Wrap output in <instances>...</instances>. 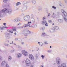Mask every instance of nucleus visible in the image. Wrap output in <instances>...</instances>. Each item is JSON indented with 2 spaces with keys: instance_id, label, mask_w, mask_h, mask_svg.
Here are the masks:
<instances>
[{
  "instance_id": "3",
  "label": "nucleus",
  "mask_w": 67,
  "mask_h": 67,
  "mask_svg": "<svg viewBox=\"0 0 67 67\" xmlns=\"http://www.w3.org/2000/svg\"><path fill=\"white\" fill-rule=\"evenodd\" d=\"M23 4L25 7L21 9V10L22 11H25V10H26V9L27 8V2L26 1H24L23 2Z\"/></svg>"
},
{
  "instance_id": "57",
  "label": "nucleus",
  "mask_w": 67,
  "mask_h": 67,
  "mask_svg": "<svg viewBox=\"0 0 67 67\" xmlns=\"http://www.w3.org/2000/svg\"><path fill=\"white\" fill-rule=\"evenodd\" d=\"M30 67H34V65H32Z\"/></svg>"
},
{
  "instance_id": "39",
  "label": "nucleus",
  "mask_w": 67,
  "mask_h": 67,
  "mask_svg": "<svg viewBox=\"0 0 67 67\" xmlns=\"http://www.w3.org/2000/svg\"><path fill=\"white\" fill-rule=\"evenodd\" d=\"M46 34V33L45 32H43L42 33V35H45Z\"/></svg>"
},
{
  "instance_id": "45",
  "label": "nucleus",
  "mask_w": 67,
  "mask_h": 67,
  "mask_svg": "<svg viewBox=\"0 0 67 67\" xmlns=\"http://www.w3.org/2000/svg\"><path fill=\"white\" fill-rule=\"evenodd\" d=\"M13 31H15H15H16V28L14 29H13Z\"/></svg>"
},
{
  "instance_id": "53",
  "label": "nucleus",
  "mask_w": 67,
  "mask_h": 67,
  "mask_svg": "<svg viewBox=\"0 0 67 67\" xmlns=\"http://www.w3.org/2000/svg\"><path fill=\"white\" fill-rule=\"evenodd\" d=\"M57 15H59V12H58L57 13Z\"/></svg>"
},
{
  "instance_id": "30",
  "label": "nucleus",
  "mask_w": 67,
  "mask_h": 67,
  "mask_svg": "<svg viewBox=\"0 0 67 67\" xmlns=\"http://www.w3.org/2000/svg\"><path fill=\"white\" fill-rule=\"evenodd\" d=\"M46 18L45 16H44L42 18V19L43 20H46Z\"/></svg>"
},
{
  "instance_id": "47",
  "label": "nucleus",
  "mask_w": 67,
  "mask_h": 67,
  "mask_svg": "<svg viewBox=\"0 0 67 67\" xmlns=\"http://www.w3.org/2000/svg\"><path fill=\"white\" fill-rule=\"evenodd\" d=\"M18 28H19V29H23V27H18Z\"/></svg>"
},
{
  "instance_id": "25",
  "label": "nucleus",
  "mask_w": 67,
  "mask_h": 67,
  "mask_svg": "<svg viewBox=\"0 0 67 67\" xmlns=\"http://www.w3.org/2000/svg\"><path fill=\"white\" fill-rule=\"evenodd\" d=\"M58 21L60 23H63V20L62 19H59L58 20Z\"/></svg>"
},
{
  "instance_id": "5",
  "label": "nucleus",
  "mask_w": 67,
  "mask_h": 67,
  "mask_svg": "<svg viewBox=\"0 0 67 67\" xmlns=\"http://www.w3.org/2000/svg\"><path fill=\"white\" fill-rule=\"evenodd\" d=\"M61 60L60 58L57 57L56 58V63L58 65L60 64H61Z\"/></svg>"
},
{
  "instance_id": "49",
  "label": "nucleus",
  "mask_w": 67,
  "mask_h": 67,
  "mask_svg": "<svg viewBox=\"0 0 67 67\" xmlns=\"http://www.w3.org/2000/svg\"><path fill=\"white\" fill-rule=\"evenodd\" d=\"M2 57L1 56H0V60H2Z\"/></svg>"
},
{
  "instance_id": "16",
  "label": "nucleus",
  "mask_w": 67,
  "mask_h": 67,
  "mask_svg": "<svg viewBox=\"0 0 67 67\" xmlns=\"http://www.w3.org/2000/svg\"><path fill=\"white\" fill-rule=\"evenodd\" d=\"M5 64H6V62L5 61H3L1 63V65L2 66H3Z\"/></svg>"
},
{
  "instance_id": "24",
  "label": "nucleus",
  "mask_w": 67,
  "mask_h": 67,
  "mask_svg": "<svg viewBox=\"0 0 67 67\" xmlns=\"http://www.w3.org/2000/svg\"><path fill=\"white\" fill-rule=\"evenodd\" d=\"M45 29V27L44 26H43L40 29V30L41 31H44Z\"/></svg>"
},
{
  "instance_id": "11",
  "label": "nucleus",
  "mask_w": 67,
  "mask_h": 67,
  "mask_svg": "<svg viewBox=\"0 0 67 67\" xmlns=\"http://www.w3.org/2000/svg\"><path fill=\"white\" fill-rule=\"evenodd\" d=\"M29 58L32 60H33L34 59V57L32 54H30L29 55Z\"/></svg>"
},
{
  "instance_id": "2",
  "label": "nucleus",
  "mask_w": 67,
  "mask_h": 67,
  "mask_svg": "<svg viewBox=\"0 0 67 67\" xmlns=\"http://www.w3.org/2000/svg\"><path fill=\"white\" fill-rule=\"evenodd\" d=\"M61 11L63 13V14L62 16L65 22H67V13L64 10V9H61Z\"/></svg>"
},
{
  "instance_id": "36",
  "label": "nucleus",
  "mask_w": 67,
  "mask_h": 67,
  "mask_svg": "<svg viewBox=\"0 0 67 67\" xmlns=\"http://www.w3.org/2000/svg\"><path fill=\"white\" fill-rule=\"evenodd\" d=\"M47 53H51V50H48L47 51Z\"/></svg>"
},
{
  "instance_id": "32",
  "label": "nucleus",
  "mask_w": 67,
  "mask_h": 67,
  "mask_svg": "<svg viewBox=\"0 0 67 67\" xmlns=\"http://www.w3.org/2000/svg\"><path fill=\"white\" fill-rule=\"evenodd\" d=\"M15 47H16V48H20V46L18 45H16Z\"/></svg>"
},
{
  "instance_id": "59",
  "label": "nucleus",
  "mask_w": 67,
  "mask_h": 67,
  "mask_svg": "<svg viewBox=\"0 0 67 67\" xmlns=\"http://www.w3.org/2000/svg\"><path fill=\"white\" fill-rule=\"evenodd\" d=\"M20 24H21V23H19L18 24V25H20Z\"/></svg>"
},
{
  "instance_id": "10",
  "label": "nucleus",
  "mask_w": 67,
  "mask_h": 67,
  "mask_svg": "<svg viewBox=\"0 0 67 67\" xmlns=\"http://www.w3.org/2000/svg\"><path fill=\"white\" fill-rule=\"evenodd\" d=\"M42 25H45V26H48V24L47 22L46 21H42Z\"/></svg>"
},
{
  "instance_id": "40",
  "label": "nucleus",
  "mask_w": 67,
  "mask_h": 67,
  "mask_svg": "<svg viewBox=\"0 0 67 67\" xmlns=\"http://www.w3.org/2000/svg\"><path fill=\"white\" fill-rule=\"evenodd\" d=\"M9 32L10 33H13V31L12 30H10Z\"/></svg>"
},
{
  "instance_id": "14",
  "label": "nucleus",
  "mask_w": 67,
  "mask_h": 67,
  "mask_svg": "<svg viewBox=\"0 0 67 67\" xmlns=\"http://www.w3.org/2000/svg\"><path fill=\"white\" fill-rule=\"evenodd\" d=\"M31 23H35V19L34 18H31Z\"/></svg>"
},
{
  "instance_id": "12",
  "label": "nucleus",
  "mask_w": 67,
  "mask_h": 67,
  "mask_svg": "<svg viewBox=\"0 0 67 67\" xmlns=\"http://www.w3.org/2000/svg\"><path fill=\"white\" fill-rule=\"evenodd\" d=\"M30 33V31H29L28 30H25V33H24V35L25 36L27 35V34H29Z\"/></svg>"
},
{
  "instance_id": "64",
  "label": "nucleus",
  "mask_w": 67,
  "mask_h": 67,
  "mask_svg": "<svg viewBox=\"0 0 67 67\" xmlns=\"http://www.w3.org/2000/svg\"><path fill=\"white\" fill-rule=\"evenodd\" d=\"M52 25H54V23Z\"/></svg>"
},
{
  "instance_id": "54",
  "label": "nucleus",
  "mask_w": 67,
  "mask_h": 67,
  "mask_svg": "<svg viewBox=\"0 0 67 67\" xmlns=\"http://www.w3.org/2000/svg\"><path fill=\"white\" fill-rule=\"evenodd\" d=\"M24 42H21V44H22V45H24Z\"/></svg>"
},
{
  "instance_id": "62",
  "label": "nucleus",
  "mask_w": 67,
  "mask_h": 67,
  "mask_svg": "<svg viewBox=\"0 0 67 67\" xmlns=\"http://www.w3.org/2000/svg\"><path fill=\"white\" fill-rule=\"evenodd\" d=\"M50 48H52V46H50Z\"/></svg>"
},
{
  "instance_id": "55",
  "label": "nucleus",
  "mask_w": 67,
  "mask_h": 67,
  "mask_svg": "<svg viewBox=\"0 0 67 67\" xmlns=\"http://www.w3.org/2000/svg\"><path fill=\"white\" fill-rule=\"evenodd\" d=\"M13 45H14V46H15V45H16V43H13Z\"/></svg>"
},
{
  "instance_id": "48",
  "label": "nucleus",
  "mask_w": 67,
  "mask_h": 67,
  "mask_svg": "<svg viewBox=\"0 0 67 67\" xmlns=\"http://www.w3.org/2000/svg\"><path fill=\"white\" fill-rule=\"evenodd\" d=\"M3 24L4 26H6V25H7V24L5 23H3Z\"/></svg>"
},
{
  "instance_id": "4",
  "label": "nucleus",
  "mask_w": 67,
  "mask_h": 67,
  "mask_svg": "<svg viewBox=\"0 0 67 67\" xmlns=\"http://www.w3.org/2000/svg\"><path fill=\"white\" fill-rule=\"evenodd\" d=\"M25 64L27 66H29L31 65V61L29 59H27L25 61Z\"/></svg>"
},
{
  "instance_id": "56",
  "label": "nucleus",
  "mask_w": 67,
  "mask_h": 67,
  "mask_svg": "<svg viewBox=\"0 0 67 67\" xmlns=\"http://www.w3.org/2000/svg\"><path fill=\"white\" fill-rule=\"evenodd\" d=\"M41 67H44V65H42L41 66Z\"/></svg>"
},
{
  "instance_id": "46",
  "label": "nucleus",
  "mask_w": 67,
  "mask_h": 67,
  "mask_svg": "<svg viewBox=\"0 0 67 67\" xmlns=\"http://www.w3.org/2000/svg\"><path fill=\"white\" fill-rule=\"evenodd\" d=\"M19 38H16L15 40V41H18Z\"/></svg>"
},
{
  "instance_id": "35",
  "label": "nucleus",
  "mask_w": 67,
  "mask_h": 67,
  "mask_svg": "<svg viewBox=\"0 0 67 67\" xmlns=\"http://www.w3.org/2000/svg\"><path fill=\"white\" fill-rule=\"evenodd\" d=\"M18 41H22V40L21 38H19L18 39Z\"/></svg>"
},
{
  "instance_id": "42",
  "label": "nucleus",
  "mask_w": 67,
  "mask_h": 67,
  "mask_svg": "<svg viewBox=\"0 0 67 67\" xmlns=\"http://www.w3.org/2000/svg\"><path fill=\"white\" fill-rule=\"evenodd\" d=\"M48 22L49 23H52V21L51 20H48Z\"/></svg>"
},
{
  "instance_id": "31",
  "label": "nucleus",
  "mask_w": 67,
  "mask_h": 67,
  "mask_svg": "<svg viewBox=\"0 0 67 67\" xmlns=\"http://www.w3.org/2000/svg\"><path fill=\"white\" fill-rule=\"evenodd\" d=\"M38 53H36V54L35 57L36 58H38Z\"/></svg>"
},
{
  "instance_id": "27",
  "label": "nucleus",
  "mask_w": 67,
  "mask_h": 67,
  "mask_svg": "<svg viewBox=\"0 0 67 67\" xmlns=\"http://www.w3.org/2000/svg\"><path fill=\"white\" fill-rule=\"evenodd\" d=\"M20 5H21V3L20 2H18L16 3V6Z\"/></svg>"
},
{
  "instance_id": "26",
  "label": "nucleus",
  "mask_w": 67,
  "mask_h": 67,
  "mask_svg": "<svg viewBox=\"0 0 67 67\" xmlns=\"http://www.w3.org/2000/svg\"><path fill=\"white\" fill-rule=\"evenodd\" d=\"M12 59V57H11V56H9L8 57V61H10V60H11Z\"/></svg>"
},
{
  "instance_id": "33",
  "label": "nucleus",
  "mask_w": 67,
  "mask_h": 67,
  "mask_svg": "<svg viewBox=\"0 0 67 67\" xmlns=\"http://www.w3.org/2000/svg\"><path fill=\"white\" fill-rule=\"evenodd\" d=\"M9 34H5V36L6 37H8V36L9 35Z\"/></svg>"
},
{
  "instance_id": "6",
  "label": "nucleus",
  "mask_w": 67,
  "mask_h": 67,
  "mask_svg": "<svg viewBox=\"0 0 67 67\" xmlns=\"http://www.w3.org/2000/svg\"><path fill=\"white\" fill-rule=\"evenodd\" d=\"M21 53L24 55L25 56H27L28 55V53L26 51L23 50L21 51Z\"/></svg>"
},
{
  "instance_id": "23",
  "label": "nucleus",
  "mask_w": 67,
  "mask_h": 67,
  "mask_svg": "<svg viewBox=\"0 0 67 67\" xmlns=\"http://www.w3.org/2000/svg\"><path fill=\"white\" fill-rule=\"evenodd\" d=\"M4 16V15L3 14H2L0 15V18H2Z\"/></svg>"
},
{
  "instance_id": "52",
  "label": "nucleus",
  "mask_w": 67,
  "mask_h": 67,
  "mask_svg": "<svg viewBox=\"0 0 67 67\" xmlns=\"http://www.w3.org/2000/svg\"><path fill=\"white\" fill-rule=\"evenodd\" d=\"M64 2L65 3H66L67 2V0H64Z\"/></svg>"
},
{
  "instance_id": "1",
  "label": "nucleus",
  "mask_w": 67,
  "mask_h": 67,
  "mask_svg": "<svg viewBox=\"0 0 67 67\" xmlns=\"http://www.w3.org/2000/svg\"><path fill=\"white\" fill-rule=\"evenodd\" d=\"M12 12V10L11 9L8 8H6L1 11L0 12V14L1 13V12L3 14H4L5 13H8L9 14H11Z\"/></svg>"
},
{
  "instance_id": "63",
  "label": "nucleus",
  "mask_w": 67,
  "mask_h": 67,
  "mask_svg": "<svg viewBox=\"0 0 67 67\" xmlns=\"http://www.w3.org/2000/svg\"><path fill=\"white\" fill-rule=\"evenodd\" d=\"M19 10V8H17L16 10Z\"/></svg>"
},
{
  "instance_id": "17",
  "label": "nucleus",
  "mask_w": 67,
  "mask_h": 67,
  "mask_svg": "<svg viewBox=\"0 0 67 67\" xmlns=\"http://www.w3.org/2000/svg\"><path fill=\"white\" fill-rule=\"evenodd\" d=\"M31 2H32V4L34 5H35L36 4V3L35 0H32Z\"/></svg>"
},
{
  "instance_id": "8",
  "label": "nucleus",
  "mask_w": 67,
  "mask_h": 67,
  "mask_svg": "<svg viewBox=\"0 0 67 67\" xmlns=\"http://www.w3.org/2000/svg\"><path fill=\"white\" fill-rule=\"evenodd\" d=\"M31 21H29V22L28 23V24H24V26L23 27V28L24 27L25 28L26 27H27V26H30L31 25Z\"/></svg>"
},
{
  "instance_id": "7",
  "label": "nucleus",
  "mask_w": 67,
  "mask_h": 67,
  "mask_svg": "<svg viewBox=\"0 0 67 67\" xmlns=\"http://www.w3.org/2000/svg\"><path fill=\"white\" fill-rule=\"evenodd\" d=\"M24 19L26 21H28L30 20V16L29 15H26V16H24Z\"/></svg>"
},
{
  "instance_id": "50",
  "label": "nucleus",
  "mask_w": 67,
  "mask_h": 67,
  "mask_svg": "<svg viewBox=\"0 0 67 67\" xmlns=\"http://www.w3.org/2000/svg\"><path fill=\"white\" fill-rule=\"evenodd\" d=\"M38 10H42V8H38Z\"/></svg>"
},
{
  "instance_id": "18",
  "label": "nucleus",
  "mask_w": 67,
  "mask_h": 67,
  "mask_svg": "<svg viewBox=\"0 0 67 67\" xmlns=\"http://www.w3.org/2000/svg\"><path fill=\"white\" fill-rule=\"evenodd\" d=\"M5 29H7L8 28V27L7 26H5L3 27H0V30H4V29H5Z\"/></svg>"
},
{
  "instance_id": "37",
  "label": "nucleus",
  "mask_w": 67,
  "mask_h": 67,
  "mask_svg": "<svg viewBox=\"0 0 67 67\" xmlns=\"http://www.w3.org/2000/svg\"><path fill=\"white\" fill-rule=\"evenodd\" d=\"M14 50H11L10 51V53H13V52H14Z\"/></svg>"
},
{
  "instance_id": "34",
  "label": "nucleus",
  "mask_w": 67,
  "mask_h": 67,
  "mask_svg": "<svg viewBox=\"0 0 67 67\" xmlns=\"http://www.w3.org/2000/svg\"><path fill=\"white\" fill-rule=\"evenodd\" d=\"M44 43L45 44H48V43H47V42L46 41H44Z\"/></svg>"
},
{
  "instance_id": "28",
  "label": "nucleus",
  "mask_w": 67,
  "mask_h": 67,
  "mask_svg": "<svg viewBox=\"0 0 67 67\" xmlns=\"http://www.w3.org/2000/svg\"><path fill=\"white\" fill-rule=\"evenodd\" d=\"M4 45H5L6 46H10V45L6 43H4Z\"/></svg>"
},
{
  "instance_id": "44",
  "label": "nucleus",
  "mask_w": 67,
  "mask_h": 67,
  "mask_svg": "<svg viewBox=\"0 0 67 67\" xmlns=\"http://www.w3.org/2000/svg\"><path fill=\"white\" fill-rule=\"evenodd\" d=\"M51 16V14H50V13H49L48 14V17H49V16Z\"/></svg>"
},
{
  "instance_id": "20",
  "label": "nucleus",
  "mask_w": 67,
  "mask_h": 67,
  "mask_svg": "<svg viewBox=\"0 0 67 67\" xmlns=\"http://www.w3.org/2000/svg\"><path fill=\"white\" fill-rule=\"evenodd\" d=\"M6 42H7V43H9V44H13V41H11L10 42L9 41L7 40L6 41Z\"/></svg>"
},
{
  "instance_id": "38",
  "label": "nucleus",
  "mask_w": 67,
  "mask_h": 67,
  "mask_svg": "<svg viewBox=\"0 0 67 67\" xmlns=\"http://www.w3.org/2000/svg\"><path fill=\"white\" fill-rule=\"evenodd\" d=\"M41 57H42V59H44V55H42Z\"/></svg>"
},
{
  "instance_id": "22",
  "label": "nucleus",
  "mask_w": 67,
  "mask_h": 67,
  "mask_svg": "<svg viewBox=\"0 0 67 67\" xmlns=\"http://www.w3.org/2000/svg\"><path fill=\"white\" fill-rule=\"evenodd\" d=\"M8 1H9V0H3L4 3H7Z\"/></svg>"
},
{
  "instance_id": "21",
  "label": "nucleus",
  "mask_w": 67,
  "mask_h": 67,
  "mask_svg": "<svg viewBox=\"0 0 67 67\" xmlns=\"http://www.w3.org/2000/svg\"><path fill=\"white\" fill-rule=\"evenodd\" d=\"M53 28L55 30H58L59 29V27L58 26H54L53 27Z\"/></svg>"
},
{
  "instance_id": "58",
  "label": "nucleus",
  "mask_w": 67,
  "mask_h": 67,
  "mask_svg": "<svg viewBox=\"0 0 67 67\" xmlns=\"http://www.w3.org/2000/svg\"><path fill=\"white\" fill-rule=\"evenodd\" d=\"M10 47L11 48H13L14 47L13 46H11Z\"/></svg>"
},
{
  "instance_id": "29",
  "label": "nucleus",
  "mask_w": 67,
  "mask_h": 67,
  "mask_svg": "<svg viewBox=\"0 0 67 67\" xmlns=\"http://www.w3.org/2000/svg\"><path fill=\"white\" fill-rule=\"evenodd\" d=\"M38 44H39L40 46H43V43L42 42H38Z\"/></svg>"
},
{
  "instance_id": "9",
  "label": "nucleus",
  "mask_w": 67,
  "mask_h": 67,
  "mask_svg": "<svg viewBox=\"0 0 67 67\" xmlns=\"http://www.w3.org/2000/svg\"><path fill=\"white\" fill-rule=\"evenodd\" d=\"M58 67H67L66 63H62L60 65L58 66Z\"/></svg>"
},
{
  "instance_id": "43",
  "label": "nucleus",
  "mask_w": 67,
  "mask_h": 67,
  "mask_svg": "<svg viewBox=\"0 0 67 67\" xmlns=\"http://www.w3.org/2000/svg\"><path fill=\"white\" fill-rule=\"evenodd\" d=\"M52 8H53V9H56V7H55V6H52Z\"/></svg>"
},
{
  "instance_id": "51",
  "label": "nucleus",
  "mask_w": 67,
  "mask_h": 67,
  "mask_svg": "<svg viewBox=\"0 0 67 67\" xmlns=\"http://www.w3.org/2000/svg\"><path fill=\"white\" fill-rule=\"evenodd\" d=\"M2 52L3 53H5V51H2Z\"/></svg>"
},
{
  "instance_id": "19",
  "label": "nucleus",
  "mask_w": 67,
  "mask_h": 67,
  "mask_svg": "<svg viewBox=\"0 0 67 67\" xmlns=\"http://www.w3.org/2000/svg\"><path fill=\"white\" fill-rule=\"evenodd\" d=\"M30 27H37V25H33L30 26Z\"/></svg>"
},
{
  "instance_id": "13",
  "label": "nucleus",
  "mask_w": 67,
  "mask_h": 67,
  "mask_svg": "<svg viewBox=\"0 0 67 67\" xmlns=\"http://www.w3.org/2000/svg\"><path fill=\"white\" fill-rule=\"evenodd\" d=\"M20 20H21V19L20 18H17L15 19L14 20V21L15 22H18L20 21Z\"/></svg>"
},
{
  "instance_id": "60",
  "label": "nucleus",
  "mask_w": 67,
  "mask_h": 67,
  "mask_svg": "<svg viewBox=\"0 0 67 67\" xmlns=\"http://www.w3.org/2000/svg\"><path fill=\"white\" fill-rule=\"evenodd\" d=\"M14 34L15 35H16V32H15Z\"/></svg>"
},
{
  "instance_id": "15",
  "label": "nucleus",
  "mask_w": 67,
  "mask_h": 67,
  "mask_svg": "<svg viewBox=\"0 0 67 67\" xmlns=\"http://www.w3.org/2000/svg\"><path fill=\"white\" fill-rule=\"evenodd\" d=\"M22 56L21 53H18L17 54V57L18 58H20Z\"/></svg>"
},
{
  "instance_id": "61",
  "label": "nucleus",
  "mask_w": 67,
  "mask_h": 67,
  "mask_svg": "<svg viewBox=\"0 0 67 67\" xmlns=\"http://www.w3.org/2000/svg\"><path fill=\"white\" fill-rule=\"evenodd\" d=\"M53 15H54L55 14V13H53Z\"/></svg>"
},
{
  "instance_id": "41",
  "label": "nucleus",
  "mask_w": 67,
  "mask_h": 67,
  "mask_svg": "<svg viewBox=\"0 0 67 67\" xmlns=\"http://www.w3.org/2000/svg\"><path fill=\"white\" fill-rule=\"evenodd\" d=\"M53 31L54 32H55L56 31V30L54 29H53Z\"/></svg>"
}]
</instances>
